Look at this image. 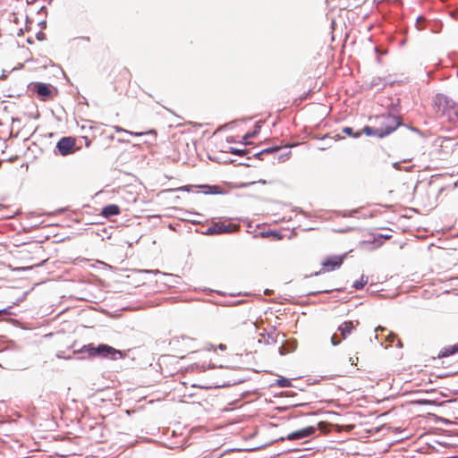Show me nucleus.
<instances>
[{"label": "nucleus", "mask_w": 458, "mask_h": 458, "mask_svg": "<svg viewBox=\"0 0 458 458\" xmlns=\"http://www.w3.org/2000/svg\"><path fill=\"white\" fill-rule=\"evenodd\" d=\"M377 125L363 127V131L367 136L384 138L394 132L401 124L398 117L393 114H382L375 118Z\"/></svg>", "instance_id": "1"}, {"label": "nucleus", "mask_w": 458, "mask_h": 458, "mask_svg": "<svg viewBox=\"0 0 458 458\" xmlns=\"http://www.w3.org/2000/svg\"><path fill=\"white\" fill-rule=\"evenodd\" d=\"M73 354H87L90 358H106L112 360L124 358L121 350L115 349L106 344L95 345L93 343L84 344L80 350L74 351Z\"/></svg>", "instance_id": "2"}, {"label": "nucleus", "mask_w": 458, "mask_h": 458, "mask_svg": "<svg viewBox=\"0 0 458 458\" xmlns=\"http://www.w3.org/2000/svg\"><path fill=\"white\" fill-rule=\"evenodd\" d=\"M259 343H264L267 345H277L276 352L280 355H284L286 353L292 352L296 349V342L294 340H284V335L277 332L275 327H272L270 331L263 329L262 332H259Z\"/></svg>", "instance_id": "3"}, {"label": "nucleus", "mask_w": 458, "mask_h": 458, "mask_svg": "<svg viewBox=\"0 0 458 458\" xmlns=\"http://www.w3.org/2000/svg\"><path fill=\"white\" fill-rule=\"evenodd\" d=\"M261 143L259 142V146ZM271 155L273 162L277 160L279 163L287 160L291 155V151L288 149V147H279L274 146L270 148H259V159L262 157Z\"/></svg>", "instance_id": "4"}, {"label": "nucleus", "mask_w": 458, "mask_h": 458, "mask_svg": "<svg viewBox=\"0 0 458 458\" xmlns=\"http://www.w3.org/2000/svg\"><path fill=\"white\" fill-rule=\"evenodd\" d=\"M75 144V140L72 137H62L55 145V152L63 157L69 156L74 153L76 149H80V148H76Z\"/></svg>", "instance_id": "5"}, {"label": "nucleus", "mask_w": 458, "mask_h": 458, "mask_svg": "<svg viewBox=\"0 0 458 458\" xmlns=\"http://www.w3.org/2000/svg\"><path fill=\"white\" fill-rule=\"evenodd\" d=\"M237 225L233 224H220V223H213L209 225L205 232L202 233L204 235H218V234H230L238 230Z\"/></svg>", "instance_id": "6"}, {"label": "nucleus", "mask_w": 458, "mask_h": 458, "mask_svg": "<svg viewBox=\"0 0 458 458\" xmlns=\"http://www.w3.org/2000/svg\"><path fill=\"white\" fill-rule=\"evenodd\" d=\"M53 86L44 82L32 83V90L37 93L41 101H47L53 98Z\"/></svg>", "instance_id": "7"}, {"label": "nucleus", "mask_w": 458, "mask_h": 458, "mask_svg": "<svg viewBox=\"0 0 458 458\" xmlns=\"http://www.w3.org/2000/svg\"><path fill=\"white\" fill-rule=\"evenodd\" d=\"M316 432V428L313 426H309L303 428L301 429L293 431L286 437L288 440H300L310 437Z\"/></svg>", "instance_id": "8"}, {"label": "nucleus", "mask_w": 458, "mask_h": 458, "mask_svg": "<svg viewBox=\"0 0 458 458\" xmlns=\"http://www.w3.org/2000/svg\"><path fill=\"white\" fill-rule=\"evenodd\" d=\"M344 258V256L328 258L322 263L323 270L331 271L340 267L341 265L343 264Z\"/></svg>", "instance_id": "9"}, {"label": "nucleus", "mask_w": 458, "mask_h": 458, "mask_svg": "<svg viewBox=\"0 0 458 458\" xmlns=\"http://www.w3.org/2000/svg\"><path fill=\"white\" fill-rule=\"evenodd\" d=\"M450 100L443 94H437L434 98V105L437 108V112L445 113L451 106Z\"/></svg>", "instance_id": "10"}, {"label": "nucleus", "mask_w": 458, "mask_h": 458, "mask_svg": "<svg viewBox=\"0 0 458 458\" xmlns=\"http://www.w3.org/2000/svg\"><path fill=\"white\" fill-rule=\"evenodd\" d=\"M267 374L265 373L263 375H261V377H259V382L262 383V385L264 386H273L275 385L280 386V387H290L292 386V382L289 378H285V377H280L279 378H277L275 383H268L265 380V377H267Z\"/></svg>", "instance_id": "11"}, {"label": "nucleus", "mask_w": 458, "mask_h": 458, "mask_svg": "<svg viewBox=\"0 0 458 458\" xmlns=\"http://www.w3.org/2000/svg\"><path fill=\"white\" fill-rule=\"evenodd\" d=\"M145 273H153L155 275L161 274L159 270H143ZM162 276L165 277L164 284H166L168 287H174V284L179 282L180 277L177 276H174L173 274H166L162 273Z\"/></svg>", "instance_id": "12"}, {"label": "nucleus", "mask_w": 458, "mask_h": 458, "mask_svg": "<svg viewBox=\"0 0 458 458\" xmlns=\"http://www.w3.org/2000/svg\"><path fill=\"white\" fill-rule=\"evenodd\" d=\"M121 213V208L116 204H108L102 208L101 216L105 218H110L114 216H118Z\"/></svg>", "instance_id": "13"}, {"label": "nucleus", "mask_w": 458, "mask_h": 458, "mask_svg": "<svg viewBox=\"0 0 458 458\" xmlns=\"http://www.w3.org/2000/svg\"><path fill=\"white\" fill-rule=\"evenodd\" d=\"M196 188H199L201 192L204 194L216 195L223 194L225 191L218 185H210V184H199L196 185Z\"/></svg>", "instance_id": "14"}, {"label": "nucleus", "mask_w": 458, "mask_h": 458, "mask_svg": "<svg viewBox=\"0 0 458 458\" xmlns=\"http://www.w3.org/2000/svg\"><path fill=\"white\" fill-rule=\"evenodd\" d=\"M354 328L355 327L352 321H344L338 327V331L340 332L342 338L346 339Z\"/></svg>", "instance_id": "15"}, {"label": "nucleus", "mask_w": 458, "mask_h": 458, "mask_svg": "<svg viewBox=\"0 0 458 458\" xmlns=\"http://www.w3.org/2000/svg\"><path fill=\"white\" fill-rule=\"evenodd\" d=\"M457 352H458V343L454 345H450V346H446V347L443 348V350L440 351L438 357L439 358L448 357V356L454 355Z\"/></svg>", "instance_id": "16"}, {"label": "nucleus", "mask_w": 458, "mask_h": 458, "mask_svg": "<svg viewBox=\"0 0 458 458\" xmlns=\"http://www.w3.org/2000/svg\"><path fill=\"white\" fill-rule=\"evenodd\" d=\"M242 222L247 227L246 232L248 233L253 234L254 238L258 237V235L256 234V232L258 230V225H253V221H250L248 218L242 219Z\"/></svg>", "instance_id": "17"}, {"label": "nucleus", "mask_w": 458, "mask_h": 458, "mask_svg": "<svg viewBox=\"0 0 458 458\" xmlns=\"http://www.w3.org/2000/svg\"><path fill=\"white\" fill-rule=\"evenodd\" d=\"M257 134H258V121L254 123L252 131L247 132L242 138V140L240 141V143L242 144V145H247L248 144L247 139L251 138V137H255Z\"/></svg>", "instance_id": "18"}, {"label": "nucleus", "mask_w": 458, "mask_h": 458, "mask_svg": "<svg viewBox=\"0 0 458 458\" xmlns=\"http://www.w3.org/2000/svg\"><path fill=\"white\" fill-rule=\"evenodd\" d=\"M343 132L345 133L346 135L351 136L355 139L360 137L362 135V133H364L363 128L361 130L354 131L352 127H344Z\"/></svg>", "instance_id": "19"}, {"label": "nucleus", "mask_w": 458, "mask_h": 458, "mask_svg": "<svg viewBox=\"0 0 458 458\" xmlns=\"http://www.w3.org/2000/svg\"><path fill=\"white\" fill-rule=\"evenodd\" d=\"M228 152L233 154V155H236V156H239V157H243V156L249 154L250 150L249 149H245V148H234V147H229Z\"/></svg>", "instance_id": "20"}, {"label": "nucleus", "mask_w": 458, "mask_h": 458, "mask_svg": "<svg viewBox=\"0 0 458 458\" xmlns=\"http://www.w3.org/2000/svg\"><path fill=\"white\" fill-rule=\"evenodd\" d=\"M270 235L273 236L274 239H276V240L282 239V235L279 233L276 232V231L268 230V231L259 232V236L260 237L266 238V237H268Z\"/></svg>", "instance_id": "21"}, {"label": "nucleus", "mask_w": 458, "mask_h": 458, "mask_svg": "<svg viewBox=\"0 0 458 458\" xmlns=\"http://www.w3.org/2000/svg\"><path fill=\"white\" fill-rule=\"evenodd\" d=\"M368 283V276H365L364 275L361 276L360 279L358 281H355L352 284V287L356 290L362 289Z\"/></svg>", "instance_id": "22"}, {"label": "nucleus", "mask_w": 458, "mask_h": 458, "mask_svg": "<svg viewBox=\"0 0 458 458\" xmlns=\"http://www.w3.org/2000/svg\"><path fill=\"white\" fill-rule=\"evenodd\" d=\"M115 130L116 131H123V132H126V133H129V134H131V135H135V136H141L143 134H145L146 132H131V131H129L127 130H124L123 128H120V127H115ZM154 131H149L148 133H152Z\"/></svg>", "instance_id": "23"}, {"label": "nucleus", "mask_w": 458, "mask_h": 458, "mask_svg": "<svg viewBox=\"0 0 458 458\" xmlns=\"http://www.w3.org/2000/svg\"><path fill=\"white\" fill-rule=\"evenodd\" d=\"M341 343V339L338 338V335L336 334H334L332 336H331V344L334 345V346H336L338 345L339 344Z\"/></svg>", "instance_id": "24"}, {"label": "nucleus", "mask_w": 458, "mask_h": 458, "mask_svg": "<svg viewBox=\"0 0 458 458\" xmlns=\"http://www.w3.org/2000/svg\"><path fill=\"white\" fill-rule=\"evenodd\" d=\"M36 38L38 40V41H43L47 38V35L42 32V31H38L36 33Z\"/></svg>", "instance_id": "25"}, {"label": "nucleus", "mask_w": 458, "mask_h": 458, "mask_svg": "<svg viewBox=\"0 0 458 458\" xmlns=\"http://www.w3.org/2000/svg\"><path fill=\"white\" fill-rule=\"evenodd\" d=\"M257 182L255 181H252V182H241L238 184V187L239 188H246V187H249L250 185H255Z\"/></svg>", "instance_id": "26"}, {"label": "nucleus", "mask_w": 458, "mask_h": 458, "mask_svg": "<svg viewBox=\"0 0 458 458\" xmlns=\"http://www.w3.org/2000/svg\"><path fill=\"white\" fill-rule=\"evenodd\" d=\"M56 357H57L58 359H64V360H70V359H72V356H71V355L65 356V355L64 354V352H62V351H59V352L56 353Z\"/></svg>", "instance_id": "27"}, {"label": "nucleus", "mask_w": 458, "mask_h": 458, "mask_svg": "<svg viewBox=\"0 0 458 458\" xmlns=\"http://www.w3.org/2000/svg\"><path fill=\"white\" fill-rule=\"evenodd\" d=\"M284 437H278V438H274L273 440H271L270 442H267V443H264V444H261L259 445V448L261 449L263 448L264 446H267L268 445H270L271 443H274V442H276L278 440H283Z\"/></svg>", "instance_id": "28"}, {"label": "nucleus", "mask_w": 458, "mask_h": 458, "mask_svg": "<svg viewBox=\"0 0 458 458\" xmlns=\"http://www.w3.org/2000/svg\"><path fill=\"white\" fill-rule=\"evenodd\" d=\"M267 426H268V421L267 420H259V429L262 428V429H267Z\"/></svg>", "instance_id": "29"}, {"label": "nucleus", "mask_w": 458, "mask_h": 458, "mask_svg": "<svg viewBox=\"0 0 458 458\" xmlns=\"http://www.w3.org/2000/svg\"><path fill=\"white\" fill-rule=\"evenodd\" d=\"M11 308H12V306H9V307L4 308V309H0V317H1V316H3V315H4V314H8V315L12 314V313L9 311V310H10Z\"/></svg>", "instance_id": "30"}, {"label": "nucleus", "mask_w": 458, "mask_h": 458, "mask_svg": "<svg viewBox=\"0 0 458 458\" xmlns=\"http://www.w3.org/2000/svg\"><path fill=\"white\" fill-rule=\"evenodd\" d=\"M394 338H395V335L394 333L390 332L388 334V335L386 336V341L389 342L390 344H393L394 341Z\"/></svg>", "instance_id": "31"}, {"label": "nucleus", "mask_w": 458, "mask_h": 458, "mask_svg": "<svg viewBox=\"0 0 458 458\" xmlns=\"http://www.w3.org/2000/svg\"><path fill=\"white\" fill-rule=\"evenodd\" d=\"M401 162H394L393 163V167L396 170H403V166L401 165Z\"/></svg>", "instance_id": "32"}, {"label": "nucleus", "mask_w": 458, "mask_h": 458, "mask_svg": "<svg viewBox=\"0 0 458 458\" xmlns=\"http://www.w3.org/2000/svg\"><path fill=\"white\" fill-rule=\"evenodd\" d=\"M81 138L85 140V146L89 148L91 144V140L89 139L87 136H82Z\"/></svg>", "instance_id": "33"}, {"label": "nucleus", "mask_w": 458, "mask_h": 458, "mask_svg": "<svg viewBox=\"0 0 458 458\" xmlns=\"http://www.w3.org/2000/svg\"><path fill=\"white\" fill-rule=\"evenodd\" d=\"M420 21H424V19L421 16L417 18L416 25H417L418 30H422L423 29L421 26H420Z\"/></svg>", "instance_id": "34"}, {"label": "nucleus", "mask_w": 458, "mask_h": 458, "mask_svg": "<svg viewBox=\"0 0 458 458\" xmlns=\"http://www.w3.org/2000/svg\"><path fill=\"white\" fill-rule=\"evenodd\" d=\"M191 187H192L191 185H185V186H182V187L179 188L178 190L185 191H190Z\"/></svg>", "instance_id": "35"}, {"label": "nucleus", "mask_w": 458, "mask_h": 458, "mask_svg": "<svg viewBox=\"0 0 458 458\" xmlns=\"http://www.w3.org/2000/svg\"><path fill=\"white\" fill-rule=\"evenodd\" d=\"M217 348H218L219 350H221V351H225V350L227 349V346H226L225 344H219L217 345Z\"/></svg>", "instance_id": "36"}, {"label": "nucleus", "mask_w": 458, "mask_h": 458, "mask_svg": "<svg viewBox=\"0 0 458 458\" xmlns=\"http://www.w3.org/2000/svg\"><path fill=\"white\" fill-rule=\"evenodd\" d=\"M335 141L344 139V137L340 136V134H335L334 137H332Z\"/></svg>", "instance_id": "37"}, {"label": "nucleus", "mask_w": 458, "mask_h": 458, "mask_svg": "<svg viewBox=\"0 0 458 458\" xmlns=\"http://www.w3.org/2000/svg\"><path fill=\"white\" fill-rule=\"evenodd\" d=\"M226 141L229 142V143H233V142H235L233 136L231 137H227L226 138Z\"/></svg>", "instance_id": "38"}, {"label": "nucleus", "mask_w": 458, "mask_h": 458, "mask_svg": "<svg viewBox=\"0 0 458 458\" xmlns=\"http://www.w3.org/2000/svg\"><path fill=\"white\" fill-rule=\"evenodd\" d=\"M412 167L413 166H404V167H403V170H404L406 172H410V171H411Z\"/></svg>", "instance_id": "39"}, {"label": "nucleus", "mask_w": 458, "mask_h": 458, "mask_svg": "<svg viewBox=\"0 0 458 458\" xmlns=\"http://www.w3.org/2000/svg\"><path fill=\"white\" fill-rule=\"evenodd\" d=\"M27 43H28V44H30V45H31V44H33V43H34L33 38H27Z\"/></svg>", "instance_id": "40"}, {"label": "nucleus", "mask_w": 458, "mask_h": 458, "mask_svg": "<svg viewBox=\"0 0 458 458\" xmlns=\"http://www.w3.org/2000/svg\"><path fill=\"white\" fill-rule=\"evenodd\" d=\"M285 394L293 396L295 394V393L293 391H287V392H285Z\"/></svg>", "instance_id": "41"}, {"label": "nucleus", "mask_w": 458, "mask_h": 458, "mask_svg": "<svg viewBox=\"0 0 458 458\" xmlns=\"http://www.w3.org/2000/svg\"><path fill=\"white\" fill-rule=\"evenodd\" d=\"M41 27H46L47 26V21H42L38 23Z\"/></svg>", "instance_id": "42"}, {"label": "nucleus", "mask_w": 458, "mask_h": 458, "mask_svg": "<svg viewBox=\"0 0 458 458\" xmlns=\"http://www.w3.org/2000/svg\"><path fill=\"white\" fill-rule=\"evenodd\" d=\"M215 368H216V365H214L213 363L208 364V369H215Z\"/></svg>", "instance_id": "43"}, {"label": "nucleus", "mask_w": 458, "mask_h": 458, "mask_svg": "<svg viewBox=\"0 0 458 458\" xmlns=\"http://www.w3.org/2000/svg\"><path fill=\"white\" fill-rule=\"evenodd\" d=\"M378 330L383 331V330H386V328H385V327H381V326H378V327L376 328V331H378Z\"/></svg>", "instance_id": "44"}, {"label": "nucleus", "mask_w": 458, "mask_h": 458, "mask_svg": "<svg viewBox=\"0 0 458 458\" xmlns=\"http://www.w3.org/2000/svg\"><path fill=\"white\" fill-rule=\"evenodd\" d=\"M269 293H270V291H269V290H267H267H265V292H264V293H265L266 295L269 294Z\"/></svg>", "instance_id": "45"}, {"label": "nucleus", "mask_w": 458, "mask_h": 458, "mask_svg": "<svg viewBox=\"0 0 458 458\" xmlns=\"http://www.w3.org/2000/svg\"><path fill=\"white\" fill-rule=\"evenodd\" d=\"M255 327L258 329V320H256L254 323Z\"/></svg>", "instance_id": "46"}, {"label": "nucleus", "mask_w": 458, "mask_h": 458, "mask_svg": "<svg viewBox=\"0 0 458 458\" xmlns=\"http://www.w3.org/2000/svg\"><path fill=\"white\" fill-rule=\"evenodd\" d=\"M259 183H266V182H265V181H263V180H261V179H259Z\"/></svg>", "instance_id": "47"}, {"label": "nucleus", "mask_w": 458, "mask_h": 458, "mask_svg": "<svg viewBox=\"0 0 458 458\" xmlns=\"http://www.w3.org/2000/svg\"><path fill=\"white\" fill-rule=\"evenodd\" d=\"M83 39H85L87 41H89V37H84Z\"/></svg>", "instance_id": "48"}, {"label": "nucleus", "mask_w": 458, "mask_h": 458, "mask_svg": "<svg viewBox=\"0 0 458 458\" xmlns=\"http://www.w3.org/2000/svg\"><path fill=\"white\" fill-rule=\"evenodd\" d=\"M253 157H254L255 158H258V153H254V154H253Z\"/></svg>", "instance_id": "49"}, {"label": "nucleus", "mask_w": 458, "mask_h": 458, "mask_svg": "<svg viewBox=\"0 0 458 458\" xmlns=\"http://www.w3.org/2000/svg\"><path fill=\"white\" fill-rule=\"evenodd\" d=\"M398 347H402V343L399 341L398 342V344H397Z\"/></svg>", "instance_id": "50"}, {"label": "nucleus", "mask_w": 458, "mask_h": 458, "mask_svg": "<svg viewBox=\"0 0 458 458\" xmlns=\"http://www.w3.org/2000/svg\"><path fill=\"white\" fill-rule=\"evenodd\" d=\"M320 274H321V271H319V272H316V273H315V276H318V275H320Z\"/></svg>", "instance_id": "51"}, {"label": "nucleus", "mask_w": 458, "mask_h": 458, "mask_svg": "<svg viewBox=\"0 0 458 458\" xmlns=\"http://www.w3.org/2000/svg\"><path fill=\"white\" fill-rule=\"evenodd\" d=\"M22 33V30L21 29L18 35H21Z\"/></svg>", "instance_id": "52"}, {"label": "nucleus", "mask_w": 458, "mask_h": 458, "mask_svg": "<svg viewBox=\"0 0 458 458\" xmlns=\"http://www.w3.org/2000/svg\"><path fill=\"white\" fill-rule=\"evenodd\" d=\"M83 358H84V356H80V357H78V359H79V360H81V359H83Z\"/></svg>", "instance_id": "53"}, {"label": "nucleus", "mask_w": 458, "mask_h": 458, "mask_svg": "<svg viewBox=\"0 0 458 458\" xmlns=\"http://www.w3.org/2000/svg\"><path fill=\"white\" fill-rule=\"evenodd\" d=\"M385 238H390V235L385 234Z\"/></svg>", "instance_id": "54"}]
</instances>
